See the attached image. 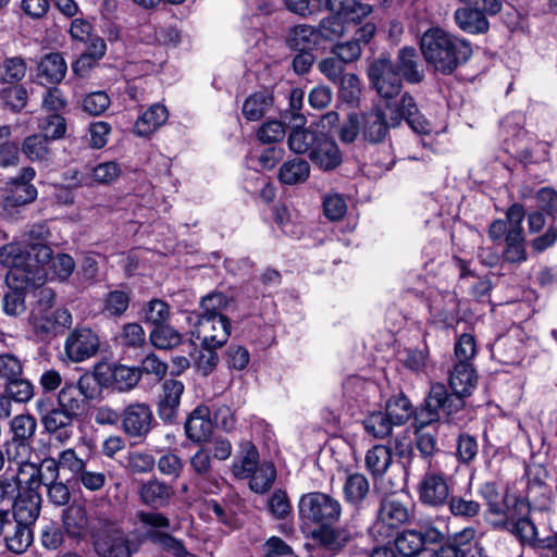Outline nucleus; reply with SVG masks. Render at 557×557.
Segmentation results:
<instances>
[{"instance_id": "f257e3e1", "label": "nucleus", "mask_w": 557, "mask_h": 557, "mask_svg": "<svg viewBox=\"0 0 557 557\" xmlns=\"http://www.w3.org/2000/svg\"><path fill=\"white\" fill-rule=\"evenodd\" d=\"M51 257V248L44 243L32 244V251L15 242L0 247V264L10 269L7 283L16 288L36 287L45 282L44 265Z\"/></svg>"}, {"instance_id": "f03ea898", "label": "nucleus", "mask_w": 557, "mask_h": 557, "mask_svg": "<svg viewBox=\"0 0 557 557\" xmlns=\"http://www.w3.org/2000/svg\"><path fill=\"white\" fill-rule=\"evenodd\" d=\"M425 62L435 71L449 75L472 55L470 44L440 27L425 30L420 39Z\"/></svg>"}, {"instance_id": "7ed1b4c3", "label": "nucleus", "mask_w": 557, "mask_h": 557, "mask_svg": "<svg viewBox=\"0 0 557 557\" xmlns=\"http://www.w3.org/2000/svg\"><path fill=\"white\" fill-rule=\"evenodd\" d=\"M90 536L99 557H134L143 544V536H133L117 520L103 513L91 520Z\"/></svg>"}, {"instance_id": "20e7f679", "label": "nucleus", "mask_w": 557, "mask_h": 557, "mask_svg": "<svg viewBox=\"0 0 557 557\" xmlns=\"http://www.w3.org/2000/svg\"><path fill=\"white\" fill-rule=\"evenodd\" d=\"M463 407L462 396L455 392L449 394L444 384H434L424 399V404L414 411L416 422L420 426H429L441 420L449 422L453 416Z\"/></svg>"}, {"instance_id": "39448f33", "label": "nucleus", "mask_w": 557, "mask_h": 557, "mask_svg": "<svg viewBox=\"0 0 557 557\" xmlns=\"http://www.w3.org/2000/svg\"><path fill=\"white\" fill-rule=\"evenodd\" d=\"M298 513L307 524L326 527L335 524L342 517V504L335 497L323 492L304 494L298 502Z\"/></svg>"}, {"instance_id": "423d86ee", "label": "nucleus", "mask_w": 557, "mask_h": 557, "mask_svg": "<svg viewBox=\"0 0 557 557\" xmlns=\"http://www.w3.org/2000/svg\"><path fill=\"white\" fill-rule=\"evenodd\" d=\"M466 5L454 13L458 27L469 34H485L490 28L486 14L495 15L502 11V0H459Z\"/></svg>"}, {"instance_id": "0eeeda50", "label": "nucleus", "mask_w": 557, "mask_h": 557, "mask_svg": "<svg viewBox=\"0 0 557 557\" xmlns=\"http://www.w3.org/2000/svg\"><path fill=\"white\" fill-rule=\"evenodd\" d=\"M383 110L393 128L401 125L403 121L419 134L431 132L430 123L420 113L414 98L409 92L400 94L398 97L384 99Z\"/></svg>"}, {"instance_id": "6e6552de", "label": "nucleus", "mask_w": 557, "mask_h": 557, "mask_svg": "<svg viewBox=\"0 0 557 557\" xmlns=\"http://www.w3.org/2000/svg\"><path fill=\"white\" fill-rule=\"evenodd\" d=\"M137 519L143 525L150 527V530L143 534V542L149 541L175 557H187L189 555L181 540L161 531L162 529H169L171 525L165 515L158 511H138Z\"/></svg>"}, {"instance_id": "1a4fd4ad", "label": "nucleus", "mask_w": 557, "mask_h": 557, "mask_svg": "<svg viewBox=\"0 0 557 557\" xmlns=\"http://www.w3.org/2000/svg\"><path fill=\"white\" fill-rule=\"evenodd\" d=\"M156 424L152 408L144 401L127 404L122 409L120 429L125 436L143 442L151 433Z\"/></svg>"}, {"instance_id": "9d476101", "label": "nucleus", "mask_w": 557, "mask_h": 557, "mask_svg": "<svg viewBox=\"0 0 557 557\" xmlns=\"http://www.w3.org/2000/svg\"><path fill=\"white\" fill-rule=\"evenodd\" d=\"M367 73L371 85L383 100L401 94L403 79L391 59L381 57L373 60Z\"/></svg>"}, {"instance_id": "9b49d317", "label": "nucleus", "mask_w": 557, "mask_h": 557, "mask_svg": "<svg viewBox=\"0 0 557 557\" xmlns=\"http://www.w3.org/2000/svg\"><path fill=\"white\" fill-rule=\"evenodd\" d=\"M36 408L46 432L57 442L65 444L73 436L75 417L57 406L48 408L41 399L37 400Z\"/></svg>"}, {"instance_id": "f8f14e48", "label": "nucleus", "mask_w": 557, "mask_h": 557, "mask_svg": "<svg viewBox=\"0 0 557 557\" xmlns=\"http://www.w3.org/2000/svg\"><path fill=\"white\" fill-rule=\"evenodd\" d=\"M0 536L7 548L15 554L25 553L33 544L32 525L15 520L10 510L0 509Z\"/></svg>"}, {"instance_id": "ddd939ff", "label": "nucleus", "mask_w": 557, "mask_h": 557, "mask_svg": "<svg viewBox=\"0 0 557 557\" xmlns=\"http://www.w3.org/2000/svg\"><path fill=\"white\" fill-rule=\"evenodd\" d=\"M450 495L448 476L443 472L428 470L418 484V496L421 504L440 508L447 504Z\"/></svg>"}, {"instance_id": "4468645a", "label": "nucleus", "mask_w": 557, "mask_h": 557, "mask_svg": "<svg viewBox=\"0 0 557 557\" xmlns=\"http://www.w3.org/2000/svg\"><path fill=\"white\" fill-rule=\"evenodd\" d=\"M29 323L35 335L46 341L61 334L72 324V314L69 310L60 308L54 311H30Z\"/></svg>"}, {"instance_id": "2eb2a0df", "label": "nucleus", "mask_w": 557, "mask_h": 557, "mask_svg": "<svg viewBox=\"0 0 557 557\" xmlns=\"http://www.w3.org/2000/svg\"><path fill=\"white\" fill-rule=\"evenodd\" d=\"M410 519L409 508L397 497L385 496L380 504L374 530L381 535H389V532L407 523Z\"/></svg>"}, {"instance_id": "dca6fc26", "label": "nucleus", "mask_w": 557, "mask_h": 557, "mask_svg": "<svg viewBox=\"0 0 557 557\" xmlns=\"http://www.w3.org/2000/svg\"><path fill=\"white\" fill-rule=\"evenodd\" d=\"M100 347L98 335L89 327H77L66 337L64 351L72 362H83L96 356Z\"/></svg>"}, {"instance_id": "f3484780", "label": "nucleus", "mask_w": 557, "mask_h": 557, "mask_svg": "<svg viewBox=\"0 0 557 557\" xmlns=\"http://www.w3.org/2000/svg\"><path fill=\"white\" fill-rule=\"evenodd\" d=\"M507 529L518 537L523 546L532 549H549L552 550L557 544V533L541 536L535 523L528 517L519 518L517 520H505L503 522Z\"/></svg>"}, {"instance_id": "a211bd4d", "label": "nucleus", "mask_w": 557, "mask_h": 557, "mask_svg": "<svg viewBox=\"0 0 557 557\" xmlns=\"http://www.w3.org/2000/svg\"><path fill=\"white\" fill-rule=\"evenodd\" d=\"M193 334L201 342V347H222L231 335L228 318L197 317Z\"/></svg>"}, {"instance_id": "6ab92c4d", "label": "nucleus", "mask_w": 557, "mask_h": 557, "mask_svg": "<svg viewBox=\"0 0 557 557\" xmlns=\"http://www.w3.org/2000/svg\"><path fill=\"white\" fill-rule=\"evenodd\" d=\"M361 124V138L370 145H379L386 140L389 129L393 128L382 106H375L359 113Z\"/></svg>"}, {"instance_id": "aec40b11", "label": "nucleus", "mask_w": 557, "mask_h": 557, "mask_svg": "<svg viewBox=\"0 0 557 557\" xmlns=\"http://www.w3.org/2000/svg\"><path fill=\"white\" fill-rule=\"evenodd\" d=\"M35 176V170L32 166H25L21 170L18 176L11 180V187L3 200L5 209L28 205L37 198V189L32 184Z\"/></svg>"}, {"instance_id": "412c9836", "label": "nucleus", "mask_w": 557, "mask_h": 557, "mask_svg": "<svg viewBox=\"0 0 557 557\" xmlns=\"http://www.w3.org/2000/svg\"><path fill=\"white\" fill-rule=\"evenodd\" d=\"M174 495V487L156 476L140 481L138 486L140 502L152 509H161L169 506Z\"/></svg>"}, {"instance_id": "4be33fe9", "label": "nucleus", "mask_w": 557, "mask_h": 557, "mask_svg": "<svg viewBox=\"0 0 557 557\" xmlns=\"http://www.w3.org/2000/svg\"><path fill=\"white\" fill-rule=\"evenodd\" d=\"M309 159L323 171H332L343 161L342 152L335 140L323 133H320Z\"/></svg>"}, {"instance_id": "5701e85b", "label": "nucleus", "mask_w": 557, "mask_h": 557, "mask_svg": "<svg viewBox=\"0 0 557 557\" xmlns=\"http://www.w3.org/2000/svg\"><path fill=\"white\" fill-rule=\"evenodd\" d=\"M163 395L158 404V414L165 423L175 421L184 393V385L181 381L168 379L162 384Z\"/></svg>"}, {"instance_id": "b1692460", "label": "nucleus", "mask_w": 557, "mask_h": 557, "mask_svg": "<svg viewBox=\"0 0 557 557\" xmlns=\"http://www.w3.org/2000/svg\"><path fill=\"white\" fill-rule=\"evenodd\" d=\"M86 396L83 377L79 379L77 383L65 382L58 394L57 407L77 419L85 409Z\"/></svg>"}, {"instance_id": "393cba45", "label": "nucleus", "mask_w": 557, "mask_h": 557, "mask_svg": "<svg viewBox=\"0 0 557 557\" xmlns=\"http://www.w3.org/2000/svg\"><path fill=\"white\" fill-rule=\"evenodd\" d=\"M395 67L409 84H419L424 79V69L413 47H403L396 55Z\"/></svg>"}, {"instance_id": "a878e982", "label": "nucleus", "mask_w": 557, "mask_h": 557, "mask_svg": "<svg viewBox=\"0 0 557 557\" xmlns=\"http://www.w3.org/2000/svg\"><path fill=\"white\" fill-rule=\"evenodd\" d=\"M41 496L34 490L18 494L13 503L11 516L21 522L34 525L41 510Z\"/></svg>"}, {"instance_id": "bb28decb", "label": "nucleus", "mask_w": 557, "mask_h": 557, "mask_svg": "<svg viewBox=\"0 0 557 557\" xmlns=\"http://www.w3.org/2000/svg\"><path fill=\"white\" fill-rule=\"evenodd\" d=\"M213 431V423L210 419V410L206 406L195 408L185 423L186 436L193 443L207 442Z\"/></svg>"}, {"instance_id": "cd10ccee", "label": "nucleus", "mask_w": 557, "mask_h": 557, "mask_svg": "<svg viewBox=\"0 0 557 557\" xmlns=\"http://www.w3.org/2000/svg\"><path fill=\"white\" fill-rule=\"evenodd\" d=\"M479 493L485 500L487 512L496 517L499 522H505L509 511L507 488H500L493 482H486L481 485Z\"/></svg>"}, {"instance_id": "c85d7f7f", "label": "nucleus", "mask_w": 557, "mask_h": 557, "mask_svg": "<svg viewBox=\"0 0 557 557\" xmlns=\"http://www.w3.org/2000/svg\"><path fill=\"white\" fill-rule=\"evenodd\" d=\"M37 426L36 419L29 413H22L13 417L9 423L12 437L8 445H12L17 449L30 448Z\"/></svg>"}, {"instance_id": "c756f323", "label": "nucleus", "mask_w": 557, "mask_h": 557, "mask_svg": "<svg viewBox=\"0 0 557 557\" xmlns=\"http://www.w3.org/2000/svg\"><path fill=\"white\" fill-rule=\"evenodd\" d=\"M478 376L471 362H456L450 375L449 386L457 395L463 398L471 395L475 385Z\"/></svg>"}, {"instance_id": "7c9ffc66", "label": "nucleus", "mask_w": 557, "mask_h": 557, "mask_svg": "<svg viewBox=\"0 0 557 557\" xmlns=\"http://www.w3.org/2000/svg\"><path fill=\"white\" fill-rule=\"evenodd\" d=\"M334 524L319 527L313 531L312 536L320 546L330 552H339L352 539L351 532L347 528H334Z\"/></svg>"}, {"instance_id": "2f4dec72", "label": "nucleus", "mask_w": 557, "mask_h": 557, "mask_svg": "<svg viewBox=\"0 0 557 557\" xmlns=\"http://www.w3.org/2000/svg\"><path fill=\"white\" fill-rule=\"evenodd\" d=\"M284 41L294 51H311L320 42L315 27L306 24L290 27Z\"/></svg>"}, {"instance_id": "473e14b6", "label": "nucleus", "mask_w": 557, "mask_h": 557, "mask_svg": "<svg viewBox=\"0 0 557 557\" xmlns=\"http://www.w3.org/2000/svg\"><path fill=\"white\" fill-rule=\"evenodd\" d=\"M29 92L22 84H8L0 88V104L12 113H21L28 104Z\"/></svg>"}, {"instance_id": "72a5a7b5", "label": "nucleus", "mask_w": 557, "mask_h": 557, "mask_svg": "<svg viewBox=\"0 0 557 557\" xmlns=\"http://www.w3.org/2000/svg\"><path fill=\"white\" fill-rule=\"evenodd\" d=\"M51 140L41 133L27 136L22 143V152L32 162H48L52 159Z\"/></svg>"}, {"instance_id": "f704fd0d", "label": "nucleus", "mask_w": 557, "mask_h": 557, "mask_svg": "<svg viewBox=\"0 0 557 557\" xmlns=\"http://www.w3.org/2000/svg\"><path fill=\"white\" fill-rule=\"evenodd\" d=\"M259 453L251 442L240 444L239 455L234 460L231 470L237 479H248L259 466Z\"/></svg>"}, {"instance_id": "c9c22d12", "label": "nucleus", "mask_w": 557, "mask_h": 557, "mask_svg": "<svg viewBox=\"0 0 557 557\" xmlns=\"http://www.w3.org/2000/svg\"><path fill=\"white\" fill-rule=\"evenodd\" d=\"M168 110L164 106L156 103L140 115L134 125V133L138 136H148L156 132L168 120Z\"/></svg>"}, {"instance_id": "e433bc0d", "label": "nucleus", "mask_w": 557, "mask_h": 557, "mask_svg": "<svg viewBox=\"0 0 557 557\" xmlns=\"http://www.w3.org/2000/svg\"><path fill=\"white\" fill-rule=\"evenodd\" d=\"M393 461V448L386 445H374L364 458L366 468L374 479L382 478Z\"/></svg>"}, {"instance_id": "4c0bfd02", "label": "nucleus", "mask_w": 557, "mask_h": 557, "mask_svg": "<svg viewBox=\"0 0 557 557\" xmlns=\"http://www.w3.org/2000/svg\"><path fill=\"white\" fill-rule=\"evenodd\" d=\"M66 71V62L58 52L46 54L38 64V76L44 77L49 84L60 83L65 77Z\"/></svg>"}, {"instance_id": "58836bf2", "label": "nucleus", "mask_w": 557, "mask_h": 557, "mask_svg": "<svg viewBox=\"0 0 557 557\" xmlns=\"http://www.w3.org/2000/svg\"><path fill=\"white\" fill-rule=\"evenodd\" d=\"M290 133L287 137V146L296 154L309 153L313 149L320 133L306 128L305 126L287 125Z\"/></svg>"}, {"instance_id": "ea45409f", "label": "nucleus", "mask_w": 557, "mask_h": 557, "mask_svg": "<svg viewBox=\"0 0 557 557\" xmlns=\"http://www.w3.org/2000/svg\"><path fill=\"white\" fill-rule=\"evenodd\" d=\"M28 71L26 60L21 55L4 57L0 60V84H18Z\"/></svg>"}, {"instance_id": "a19ab883", "label": "nucleus", "mask_w": 557, "mask_h": 557, "mask_svg": "<svg viewBox=\"0 0 557 557\" xmlns=\"http://www.w3.org/2000/svg\"><path fill=\"white\" fill-rule=\"evenodd\" d=\"M273 106V96L270 91H257L250 95L243 104V115L248 121H258L263 117Z\"/></svg>"}, {"instance_id": "79ce46f5", "label": "nucleus", "mask_w": 557, "mask_h": 557, "mask_svg": "<svg viewBox=\"0 0 557 557\" xmlns=\"http://www.w3.org/2000/svg\"><path fill=\"white\" fill-rule=\"evenodd\" d=\"M310 175V165L305 159L294 158L285 161L278 171V178L283 184L296 185L304 183Z\"/></svg>"}, {"instance_id": "37998d69", "label": "nucleus", "mask_w": 557, "mask_h": 557, "mask_svg": "<svg viewBox=\"0 0 557 557\" xmlns=\"http://www.w3.org/2000/svg\"><path fill=\"white\" fill-rule=\"evenodd\" d=\"M525 476L528 479L527 499L537 502L545 495L548 472L544 466L532 463L527 467Z\"/></svg>"}, {"instance_id": "c03bdc74", "label": "nucleus", "mask_w": 557, "mask_h": 557, "mask_svg": "<svg viewBox=\"0 0 557 557\" xmlns=\"http://www.w3.org/2000/svg\"><path fill=\"white\" fill-rule=\"evenodd\" d=\"M369 491V481L366 475L361 473L349 474L343 486L346 502L352 505L361 504L368 496Z\"/></svg>"}, {"instance_id": "a18cd8bd", "label": "nucleus", "mask_w": 557, "mask_h": 557, "mask_svg": "<svg viewBox=\"0 0 557 557\" xmlns=\"http://www.w3.org/2000/svg\"><path fill=\"white\" fill-rule=\"evenodd\" d=\"M63 525L71 537H79L88 527V518L84 507L71 505L63 512Z\"/></svg>"}, {"instance_id": "49530a36", "label": "nucleus", "mask_w": 557, "mask_h": 557, "mask_svg": "<svg viewBox=\"0 0 557 557\" xmlns=\"http://www.w3.org/2000/svg\"><path fill=\"white\" fill-rule=\"evenodd\" d=\"M385 410L395 425L405 424L413 414L412 405L403 393L392 396L386 401Z\"/></svg>"}, {"instance_id": "de8ad7c7", "label": "nucleus", "mask_w": 557, "mask_h": 557, "mask_svg": "<svg viewBox=\"0 0 557 557\" xmlns=\"http://www.w3.org/2000/svg\"><path fill=\"white\" fill-rule=\"evenodd\" d=\"M394 546L403 557H412L425 548V544L416 529L400 532L394 541Z\"/></svg>"}, {"instance_id": "09e8293b", "label": "nucleus", "mask_w": 557, "mask_h": 557, "mask_svg": "<svg viewBox=\"0 0 557 557\" xmlns=\"http://www.w3.org/2000/svg\"><path fill=\"white\" fill-rule=\"evenodd\" d=\"M304 95L305 92L300 88L292 89L288 98V109L281 113V120L287 125L305 126L307 123L306 116L301 113Z\"/></svg>"}, {"instance_id": "8fccbe9b", "label": "nucleus", "mask_w": 557, "mask_h": 557, "mask_svg": "<svg viewBox=\"0 0 557 557\" xmlns=\"http://www.w3.org/2000/svg\"><path fill=\"white\" fill-rule=\"evenodd\" d=\"M232 299L221 292H212L201 298L200 313L198 317L227 318L224 311L231 305Z\"/></svg>"}, {"instance_id": "3c124183", "label": "nucleus", "mask_w": 557, "mask_h": 557, "mask_svg": "<svg viewBox=\"0 0 557 557\" xmlns=\"http://www.w3.org/2000/svg\"><path fill=\"white\" fill-rule=\"evenodd\" d=\"M414 444L420 455L424 459H431L440 451L436 431L425 430L426 426H420L414 421Z\"/></svg>"}, {"instance_id": "603ef678", "label": "nucleus", "mask_w": 557, "mask_h": 557, "mask_svg": "<svg viewBox=\"0 0 557 557\" xmlns=\"http://www.w3.org/2000/svg\"><path fill=\"white\" fill-rule=\"evenodd\" d=\"M276 478L275 467L270 462L260 463L252 475H249V487L258 494L267 493Z\"/></svg>"}, {"instance_id": "864d4df0", "label": "nucleus", "mask_w": 557, "mask_h": 557, "mask_svg": "<svg viewBox=\"0 0 557 557\" xmlns=\"http://www.w3.org/2000/svg\"><path fill=\"white\" fill-rule=\"evenodd\" d=\"M366 432L375 438H385L392 434L395 425L388 416L382 411H375L367 416L362 421Z\"/></svg>"}, {"instance_id": "5fc2aeb1", "label": "nucleus", "mask_w": 557, "mask_h": 557, "mask_svg": "<svg viewBox=\"0 0 557 557\" xmlns=\"http://www.w3.org/2000/svg\"><path fill=\"white\" fill-rule=\"evenodd\" d=\"M111 376L119 392H127L138 384L141 379V371L138 368L120 364L113 368Z\"/></svg>"}, {"instance_id": "6e6d98bb", "label": "nucleus", "mask_w": 557, "mask_h": 557, "mask_svg": "<svg viewBox=\"0 0 557 557\" xmlns=\"http://www.w3.org/2000/svg\"><path fill=\"white\" fill-rule=\"evenodd\" d=\"M160 474L177 480L184 470L185 462L175 450L164 451L156 461Z\"/></svg>"}, {"instance_id": "4d7b16f0", "label": "nucleus", "mask_w": 557, "mask_h": 557, "mask_svg": "<svg viewBox=\"0 0 557 557\" xmlns=\"http://www.w3.org/2000/svg\"><path fill=\"white\" fill-rule=\"evenodd\" d=\"M151 344L159 349H171L182 342V335L174 327L161 324L150 333Z\"/></svg>"}, {"instance_id": "13d9d810", "label": "nucleus", "mask_w": 557, "mask_h": 557, "mask_svg": "<svg viewBox=\"0 0 557 557\" xmlns=\"http://www.w3.org/2000/svg\"><path fill=\"white\" fill-rule=\"evenodd\" d=\"M524 236L519 230H509L506 235V249L504 257L508 262H522L527 259Z\"/></svg>"}, {"instance_id": "bf43d9fd", "label": "nucleus", "mask_w": 557, "mask_h": 557, "mask_svg": "<svg viewBox=\"0 0 557 557\" xmlns=\"http://www.w3.org/2000/svg\"><path fill=\"white\" fill-rule=\"evenodd\" d=\"M315 32L319 41L321 39L333 41L344 36L346 28L341 16L331 15L320 21L319 25L315 27Z\"/></svg>"}, {"instance_id": "052dcab7", "label": "nucleus", "mask_w": 557, "mask_h": 557, "mask_svg": "<svg viewBox=\"0 0 557 557\" xmlns=\"http://www.w3.org/2000/svg\"><path fill=\"white\" fill-rule=\"evenodd\" d=\"M131 297L125 290L115 289L107 294L103 312L109 317H121L129 306Z\"/></svg>"}, {"instance_id": "680f3d73", "label": "nucleus", "mask_w": 557, "mask_h": 557, "mask_svg": "<svg viewBox=\"0 0 557 557\" xmlns=\"http://www.w3.org/2000/svg\"><path fill=\"white\" fill-rule=\"evenodd\" d=\"M447 504L453 516L465 519L476 517L481 510L479 502L468 499L465 496H451Z\"/></svg>"}, {"instance_id": "e2e57ef3", "label": "nucleus", "mask_w": 557, "mask_h": 557, "mask_svg": "<svg viewBox=\"0 0 557 557\" xmlns=\"http://www.w3.org/2000/svg\"><path fill=\"white\" fill-rule=\"evenodd\" d=\"M119 342L127 348H140L146 343V334L139 323L132 322L123 325L119 336Z\"/></svg>"}, {"instance_id": "0e129e2a", "label": "nucleus", "mask_w": 557, "mask_h": 557, "mask_svg": "<svg viewBox=\"0 0 557 557\" xmlns=\"http://www.w3.org/2000/svg\"><path fill=\"white\" fill-rule=\"evenodd\" d=\"M4 392L16 403H27L34 396V386L26 379H14L4 385Z\"/></svg>"}, {"instance_id": "69168bd1", "label": "nucleus", "mask_w": 557, "mask_h": 557, "mask_svg": "<svg viewBox=\"0 0 557 557\" xmlns=\"http://www.w3.org/2000/svg\"><path fill=\"white\" fill-rule=\"evenodd\" d=\"M39 129L51 141L60 139L66 132L65 119L59 114H50L40 121Z\"/></svg>"}, {"instance_id": "338daca9", "label": "nucleus", "mask_w": 557, "mask_h": 557, "mask_svg": "<svg viewBox=\"0 0 557 557\" xmlns=\"http://www.w3.org/2000/svg\"><path fill=\"white\" fill-rule=\"evenodd\" d=\"M156 459L148 451H131L127 457V468L135 474L149 473L154 469Z\"/></svg>"}, {"instance_id": "774afa93", "label": "nucleus", "mask_w": 557, "mask_h": 557, "mask_svg": "<svg viewBox=\"0 0 557 557\" xmlns=\"http://www.w3.org/2000/svg\"><path fill=\"white\" fill-rule=\"evenodd\" d=\"M169 317L170 307L161 299H151L144 308V319L154 326L164 324Z\"/></svg>"}]
</instances>
